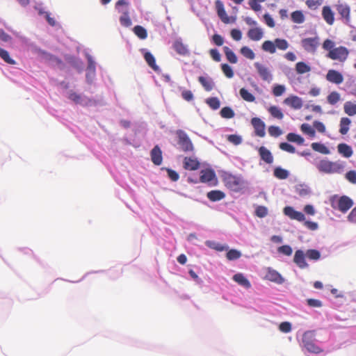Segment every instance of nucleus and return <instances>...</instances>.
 <instances>
[{
  "label": "nucleus",
  "mask_w": 356,
  "mask_h": 356,
  "mask_svg": "<svg viewBox=\"0 0 356 356\" xmlns=\"http://www.w3.org/2000/svg\"><path fill=\"white\" fill-rule=\"evenodd\" d=\"M233 280L245 289H250L251 284L242 273H236L233 276Z\"/></svg>",
  "instance_id": "23"
},
{
  "label": "nucleus",
  "mask_w": 356,
  "mask_h": 356,
  "mask_svg": "<svg viewBox=\"0 0 356 356\" xmlns=\"http://www.w3.org/2000/svg\"><path fill=\"white\" fill-rule=\"evenodd\" d=\"M216 175L212 170L207 169L201 171L200 180L202 183H209L214 179Z\"/></svg>",
  "instance_id": "22"
},
{
  "label": "nucleus",
  "mask_w": 356,
  "mask_h": 356,
  "mask_svg": "<svg viewBox=\"0 0 356 356\" xmlns=\"http://www.w3.org/2000/svg\"><path fill=\"white\" fill-rule=\"evenodd\" d=\"M241 253L234 249L230 250L227 252L226 257L229 260H235L240 258Z\"/></svg>",
  "instance_id": "52"
},
{
  "label": "nucleus",
  "mask_w": 356,
  "mask_h": 356,
  "mask_svg": "<svg viewBox=\"0 0 356 356\" xmlns=\"http://www.w3.org/2000/svg\"><path fill=\"white\" fill-rule=\"evenodd\" d=\"M291 20L294 23L297 24H302L305 22V16L302 11L300 10H296L293 12L291 15Z\"/></svg>",
  "instance_id": "34"
},
{
  "label": "nucleus",
  "mask_w": 356,
  "mask_h": 356,
  "mask_svg": "<svg viewBox=\"0 0 356 356\" xmlns=\"http://www.w3.org/2000/svg\"><path fill=\"white\" fill-rule=\"evenodd\" d=\"M346 178L352 184H356V171L350 170L346 174Z\"/></svg>",
  "instance_id": "64"
},
{
  "label": "nucleus",
  "mask_w": 356,
  "mask_h": 356,
  "mask_svg": "<svg viewBox=\"0 0 356 356\" xmlns=\"http://www.w3.org/2000/svg\"><path fill=\"white\" fill-rule=\"evenodd\" d=\"M296 70L298 74L309 72L311 67L304 62H298L296 65Z\"/></svg>",
  "instance_id": "43"
},
{
  "label": "nucleus",
  "mask_w": 356,
  "mask_h": 356,
  "mask_svg": "<svg viewBox=\"0 0 356 356\" xmlns=\"http://www.w3.org/2000/svg\"><path fill=\"white\" fill-rule=\"evenodd\" d=\"M234 111L228 106L223 107L220 111V115L223 118L230 119L234 116Z\"/></svg>",
  "instance_id": "45"
},
{
  "label": "nucleus",
  "mask_w": 356,
  "mask_h": 356,
  "mask_svg": "<svg viewBox=\"0 0 356 356\" xmlns=\"http://www.w3.org/2000/svg\"><path fill=\"white\" fill-rule=\"evenodd\" d=\"M286 88L283 85L276 84L273 88V94L275 97H280L285 92Z\"/></svg>",
  "instance_id": "51"
},
{
  "label": "nucleus",
  "mask_w": 356,
  "mask_h": 356,
  "mask_svg": "<svg viewBox=\"0 0 356 356\" xmlns=\"http://www.w3.org/2000/svg\"><path fill=\"white\" fill-rule=\"evenodd\" d=\"M206 244L211 248L218 251H223L227 249V247L222 245L220 243H215L213 241H207Z\"/></svg>",
  "instance_id": "54"
},
{
  "label": "nucleus",
  "mask_w": 356,
  "mask_h": 356,
  "mask_svg": "<svg viewBox=\"0 0 356 356\" xmlns=\"http://www.w3.org/2000/svg\"><path fill=\"white\" fill-rule=\"evenodd\" d=\"M305 254L307 258L312 260H318L321 257L319 251L314 249L308 250Z\"/></svg>",
  "instance_id": "49"
},
{
  "label": "nucleus",
  "mask_w": 356,
  "mask_h": 356,
  "mask_svg": "<svg viewBox=\"0 0 356 356\" xmlns=\"http://www.w3.org/2000/svg\"><path fill=\"white\" fill-rule=\"evenodd\" d=\"M308 306L311 307H321L323 304L322 302L317 299L309 298L307 300Z\"/></svg>",
  "instance_id": "60"
},
{
  "label": "nucleus",
  "mask_w": 356,
  "mask_h": 356,
  "mask_svg": "<svg viewBox=\"0 0 356 356\" xmlns=\"http://www.w3.org/2000/svg\"><path fill=\"white\" fill-rule=\"evenodd\" d=\"M306 254L301 250H298L295 252V254L293 257V262L300 268H306L308 267V264L305 260Z\"/></svg>",
  "instance_id": "13"
},
{
  "label": "nucleus",
  "mask_w": 356,
  "mask_h": 356,
  "mask_svg": "<svg viewBox=\"0 0 356 356\" xmlns=\"http://www.w3.org/2000/svg\"><path fill=\"white\" fill-rule=\"evenodd\" d=\"M326 79L330 83L340 84L343 81V76L339 72L330 70L326 74Z\"/></svg>",
  "instance_id": "14"
},
{
  "label": "nucleus",
  "mask_w": 356,
  "mask_h": 356,
  "mask_svg": "<svg viewBox=\"0 0 356 356\" xmlns=\"http://www.w3.org/2000/svg\"><path fill=\"white\" fill-rule=\"evenodd\" d=\"M0 57L8 64L15 65L16 63V62L13 58H10L8 51L1 48V47H0Z\"/></svg>",
  "instance_id": "42"
},
{
  "label": "nucleus",
  "mask_w": 356,
  "mask_h": 356,
  "mask_svg": "<svg viewBox=\"0 0 356 356\" xmlns=\"http://www.w3.org/2000/svg\"><path fill=\"white\" fill-rule=\"evenodd\" d=\"M301 44L306 51L314 53L319 44L318 38L317 37L304 38Z\"/></svg>",
  "instance_id": "8"
},
{
  "label": "nucleus",
  "mask_w": 356,
  "mask_h": 356,
  "mask_svg": "<svg viewBox=\"0 0 356 356\" xmlns=\"http://www.w3.org/2000/svg\"><path fill=\"white\" fill-rule=\"evenodd\" d=\"M330 204L334 209L340 211L341 213H346L353 206V201L346 195H334L330 198Z\"/></svg>",
  "instance_id": "3"
},
{
  "label": "nucleus",
  "mask_w": 356,
  "mask_h": 356,
  "mask_svg": "<svg viewBox=\"0 0 356 356\" xmlns=\"http://www.w3.org/2000/svg\"><path fill=\"white\" fill-rule=\"evenodd\" d=\"M284 103L293 109H300L302 106V99L296 95H291L284 100Z\"/></svg>",
  "instance_id": "16"
},
{
  "label": "nucleus",
  "mask_w": 356,
  "mask_h": 356,
  "mask_svg": "<svg viewBox=\"0 0 356 356\" xmlns=\"http://www.w3.org/2000/svg\"><path fill=\"white\" fill-rule=\"evenodd\" d=\"M344 112L349 116L356 115V104L352 102H346L343 106Z\"/></svg>",
  "instance_id": "30"
},
{
  "label": "nucleus",
  "mask_w": 356,
  "mask_h": 356,
  "mask_svg": "<svg viewBox=\"0 0 356 356\" xmlns=\"http://www.w3.org/2000/svg\"><path fill=\"white\" fill-rule=\"evenodd\" d=\"M254 65L258 74L263 81L269 83L273 80V75L268 67L258 62L255 63Z\"/></svg>",
  "instance_id": "7"
},
{
  "label": "nucleus",
  "mask_w": 356,
  "mask_h": 356,
  "mask_svg": "<svg viewBox=\"0 0 356 356\" xmlns=\"http://www.w3.org/2000/svg\"><path fill=\"white\" fill-rule=\"evenodd\" d=\"M266 278L277 284H282L284 282V278L282 275L277 271L271 268L268 269Z\"/></svg>",
  "instance_id": "19"
},
{
  "label": "nucleus",
  "mask_w": 356,
  "mask_h": 356,
  "mask_svg": "<svg viewBox=\"0 0 356 356\" xmlns=\"http://www.w3.org/2000/svg\"><path fill=\"white\" fill-rule=\"evenodd\" d=\"M316 168L321 172L334 174L341 173L343 170L344 165L339 161L333 162L327 159H322L318 162Z\"/></svg>",
  "instance_id": "2"
},
{
  "label": "nucleus",
  "mask_w": 356,
  "mask_h": 356,
  "mask_svg": "<svg viewBox=\"0 0 356 356\" xmlns=\"http://www.w3.org/2000/svg\"><path fill=\"white\" fill-rule=\"evenodd\" d=\"M223 50L226 56L227 59L233 64L237 63L238 59L233 51H232L228 47H224Z\"/></svg>",
  "instance_id": "35"
},
{
  "label": "nucleus",
  "mask_w": 356,
  "mask_h": 356,
  "mask_svg": "<svg viewBox=\"0 0 356 356\" xmlns=\"http://www.w3.org/2000/svg\"><path fill=\"white\" fill-rule=\"evenodd\" d=\"M198 81L204 87L205 90L211 91V90H213L214 84L211 79H207L204 76H200L198 78Z\"/></svg>",
  "instance_id": "33"
},
{
  "label": "nucleus",
  "mask_w": 356,
  "mask_h": 356,
  "mask_svg": "<svg viewBox=\"0 0 356 356\" xmlns=\"http://www.w3.org/2000/svg\"><path fill=\"white\" fill-rule=\"evenodd\" d=\"M275 49L277 48L280 50L284 51L289 47V43L285 39L276 38L274 40Z\"/></svg>",
  "instance_id": "44"
},
{
  "label": "nucleus",
  "mask_w": 356,
  "mask_h": 356,
  "mask_svg": "<svg viewBox=\"0 0 356 356\" xmlns=\"http://www.w3.org/2000/svg\"><path fill=\"white\" fill-rule=\"evenodd\" d=\"M227 140L235 145H238L242 143L241 137L236 134L228 135Z\"/></svg>",
  "instance_id": "56"
},
{
  "label": "nucleus",
  "mask_w": 356,
  "mask_h": 356,
  "mask_svg": "<svg viewBox=\"0 0 356 356\" xmlns=\"http://www.w3.org/2000/svg\"><path fill=\"white\" fill-rule=\"evenodd\" d=\"M279 329L284 333H288L291 330V325L289 322H282L280 324Z\"/></svg>",
  "instance_id": "63"
},
{
  "label": "nucleus",
  "mask_w": 356,
  "mask_h": 356,
  "mask_svg": "<svg viewBox=\"0 0 356 356\" xmlns=\"http://www.w3.org/2000/svg\"><path fill=\"white\" fill-rule=\"evenodd\" d=\"M255 214L259 218H264L268 214V209L264 206H258L255 210Z\"/></svg>",
  "instance_id": "58"
},
{
  "label": "nucleus",
  "mask_w": 356,
  "mask_h": 356,
  "mask_svg": "<svg viewBox=\"0 0 356 356\" xmlns=\"http://www.w3.org/2000/svg\"><path fill=\"white\" fill-rule=\"evenodd\" d=\"M277 252L286 256H291L293 252L291 247L289 245H284L277 248Z\"/></svg>",
  "instance_id": "50"
},
{
  "label": "nucleus",
  "mask_w": 356,
  "mask_h": 356,
  "mask_svg": "<svg viewBox=\"0 0 356 356\" xmlns=\"http://www.w3.org/2000/svg\"><path fill=\"white\" fill-rule=\"evenodd\" d=\"M173 49L179 55L186 56L189 54L187 47L179 40L173 43Z\"/></svg>",
  "instance_id": "21"
},
{
  "label": "nucleus",
  "mask_w": 356,
  "mask_h": 356,
  "mask_svg": "<svg viewBox=\"0 0 356 356\" xmlns=\"http://www.w3.org/2000/svg\"><path fill=\"white\" fill-rule=\"evenodd\" d=\"M134 33L136 35H137L140 39L144 40L147 38V33L146 29L143 27L142 26L137 25L136 26L134 29Z\"/></svg>",
  "instance_id": "36"
},
{
  "label": "nucleus",
  "mask_w": 356,
  "mask_h": 356,
  "mask_svg": "<svg viewBox=\"0 0 356 356\" xmlns=\"http://www.w3.org/2000/svg\"><path fill=\"white\" fill-rule=\"evenodd\" d=\"M178 138L177 143L184 152H192L193 150V143L187 134L181 130L177 131Z\"/></svg>",
  "instance_id": "6"
},
{
  "label": "nucleus",
  "mask_w": 356,
  "mask_h": 356,
  "mask_svg": "<svg viewBox=\"0 0 356 356\" xmlns=\"http://www.w3.org/2000/svg\"><path fill=\"white\" fill-rule=\"evenodd\" d=\"M300 128L304 133L307 134L310 136H314L315 131L309 124H302Z\"/></svg>",
  "instance_id": "59"
},
{
  "label": "nucleus",
  "mask_w": 356,
  "mask_h": 356,
  "mask_svg": "<svg viewBox=\"0 0 356 356\" xmlns=\"http://www.w3.org/2000/svg\"><path fill=\"white\" fill-rule=\"evenodd\" d=\"M68 98L76 104H81V96L74 92L71 91Z\"/></svg>",
  "instance_id": "62"
},
{
  "label": "nucleus",
  "mask_w": 356,
  "mask_h": 356,
  "mask_svg": "<svg viewBox=\"0 0 356 356\" xmlns=\"http://www.w3.org/2000/svg\"><path fill=\"white\" fill-rule=\"evenodd\" d=\"M183 167L186 170H196L200 167L197 159L186 156L183 161Z\"/></svg>",
  "instance_id": "15"
},
{
  "label": "nucleus",
  "mask_w": 356,
  "mask_h": 356,
  "mask_svg": "<svg viewBox=\"0 0 356 356\" xmlns=\"http://www.w3.org/2000/svg\"><path fill=\"white\" fill-rule=\"evenodd\" d=\"M268 133L273 137H278L282 134V131L279 127L270 126L268 127Z\"/></svg>",
  "instance_id": "55"
},
{
  "label": "nucleus",
  "mask_w": 356,
  "mask_h": 356,
  "mask_svg": "<svg viewBox=\"0 0 356 356\" xmlns=\"http://www.w3.org/2000/svg\"><path fill=\"white\" fill-rule=\"evenodd\" d=\"M337 149L339 153L346 158L350 157L353 154L351 147L346 143L339 144Z\"/></svg>",
  "instance_id": "24"
},
{
  "label": "nucleus",
  "mask_w": 356,
  "mask_h": 356,
  "mask_svg": "<svg viewBox=\"0 0 356 356\" xmlns=\"http://www.w3.org/2000/svg\"><path fill=\"white\" fill-rule=\"evenodd\" d=\"M349 55L348 49L343 46L335 47L334 49L331 51H328L327 57L334 60H338L340 63H343L347 59Z\"/></svg>",
  "instance_id": "5"
},
{
  "label": "nucleus",
  "mask_w": 356,
  "mask_h": 356,
  "mask_svg": "<svg viewBox=\"0 0 356 356\" xmlns=\"http://www.w3.org/2000/svg\"><path fill=\"white\" fill-rule=\"evenodd\" d=\"M161 170L167 172L168 176L171 181H177L179 179V175L175 170L168 168H163Z\"/></svg>",
  "instance_id": "47"
},
{
  "label": "nucleus",
  "mask_w": 356,
  "mask_h": 356,
  "mask_svg": "<svg viewBox=\"0 0 356 356\" xmlns=\"http://www.w3.org/2000/svg\"><path fill=\"white\" fill-rule=\"evenodd\" d=\"M273 175L277 179H285L289 177V172L280 167H277L274 170Z\"/></svg>",
  "instance_id": "38"
},
{
  "label": "nucleus",
  "mask_w": 356,
  "mask_h": 356,
  "mask_svg": "<svg viewBox=\"0 0 356 356\" xmlns=\"http://www.w3.org/2000/svg\"><path fill=\"white\" fill-rule=\"evenodd\" d=\"M216 8L217 10V14L221 21L225 24H229L230 22H234V19L232 21L230 20V18L227 16L226 11L224 8L223 3L220 0H216L215 2Z\"/></svg>",
  "instance_id": "10"
},
{
  "label": "nucleus",
  "mask_w": 356,
  "mask_h": 356,
  "mask_svg": "<svg viewBox=\"0 0 356 356\" xmlns=\"http://www.w3.org/2000/svg\"><path fill=\"white\" fill-rule=\"evenodd\" d=\"M322 17L325 22L329 25H332L334 22V13L329 6H325L322 8Z\"/></svg>",
  "instance_id": "18"
},
{
  "label": "nucleus",
  "mask_w": 356,
  "mask_h": 356,
  "mask_svg": "<svg viewBox=\"0 0 356 356\" xmlns=\"http://www.w3.org/2000/svg\"><path fill=\"white\" fill-rule=\"evenodd\" d=\"M122 13V15L120 17V22L122 26L129 27L131 25V20L129 17V10L125 9L124 10H120Z\"/></svg>",
  "instance_id": "28"
},
{
  "label": "nucleus",
  "mask_w": 356,
  "mask_h": 356,
  "mask_svg": "<svg viewBox=\"0 0 356 356\" xmlns=\"http://www.w3.org/2000/svg\"><path fill=\"white\" fill-rule=\"evenodd\" d=\"M221 69L227 78H232L234 76V72L232 67L226 63L222 64Z\"/></svg>",
  "instance_id": "57"
},
{
  "label": "nucleus",
  "mask_w": 356,
  "mask_h": 356,
  "mask_svg": "<svg viewBox=\"0 0 356 356\" xmlns=\"http://www.w3.org/2000/svg\"><path fill=\"white\" fill-rule=\"evenodd\" d=\"M312 148L318 152L323 154H329L330 153L329 149L324 145L320 143H313L311 145Z\"/></svg>",
  "instance_id": "31"
},
{
  "label": "nucleus",
  "mask_w": 356,
  "mask_h": 356,
  "mask_svg": "<svg viewBox=\"0 0 356 356\" xmlns=\"http://www.w3.org/2000/svg\"><path fill=\"white\" fill-rule=\"evenodd\" d=\"M334 42L330 39H326L323 43V48L325 50H327L329 51H331L332 50L334 49Z\"/></svg>",
  "instance_id": "61"
},
{
  "label": "nucleus",
  "mask_w": 356,
  "mask_h": 356,
  "mask_svg": "<svg viewBox=\"0 0 356 356\" xmlns=\"http://www.w3.org/2000/svg\"><path fill=\"white\" fill-rule=\"evenodd\" d=\"M208 199L212 202L220 201L225 197V193L219 190H213L207 193Z\"/></svg>",
  "instance_id": "27"
},
{
  "label": "nucleus",
  "mask_w": 356,
  "mask_h": 356,
  "mask_svg": "<svg viewBox=\"0 0 356 356\" xmlns=\"http://www.w3.org/2000/svg\"><path fill=\"white\" fill-rule=\"evenodd\" d=\"M207 104L213 110H216L220 108V103L217 97H210L207 99Z\"/></svg>",
  "instance_id": "48"
},
{
  "label": "nucleus",
  "mask_w": 356,
  "mask_h": 356,
  "mask_svg": "<svg viewBox=\"0 0 356 356\" xmlns=\"http://www.w3.org/2000/svg\"><path fill=\"white\" fill-rule=\"evenodd\" d=\"M221 177L225 186L232 191L238 192L244 187V181L241 176L224 172Z\"/></svg>",
  "instance_id": "1"
},
{
  "label": "nucleus",
  "mask_w": 356,
  "mask_h": 356,
  "mask_svg": "<svg viewBox=\"0 0 356 356\" xmlns=\"http://www.w3.org/2000/svg\"><path fill=\"white\" fill-rule=\"evenodd\" d=\"M341 97L338 92L333 91L327 97V102L331 105H334L340 101Z\"/></svg>",
  "instance_id": "41"
},
{
  "label": "nucleus",
  "mask_w": 356,
  "mask_h": 356,
  "mask_svg": "<svg viewBox=\"0 0 356 356\" xmlns=\"http://www.w3.org/2000/svg\"><path fill=\"white\" fill-rule=\"evenodd\" d=\"M279 147L285 152H287L289 153L293 154L296 152V148L291 144L288 143H281L279 145Z\"/></svg>",
  "instance_id": "53"
},
{
  "label": "nucleus",
  "mask_w": 356,
  "mask_h": 356,
  "mask_svg": "<svg viewBox=\"0 0 356 356\" xmlns=\"http://www.w3.org/2000/svg\"><path fill=\"white\" fill-rule=\"evenodd\" d=\"M241 54L245 58H248V59H250V60H253L255 57V54L253 52V51L249 48L248 47H243L241 49Z\"/></svg>",
  "instance_id": "46"
},
{
  "label": "nucleus",
  "mask_w": 356,
  "mask_h": 356,
  "mask_svg": "<svg viewBox=\"0 0 356 356\" xmlns=\"http://www.w3.org/2000/svg\"><path fill=\"white\" fill-rule=\"evenodd\" d=\"M286 139L290 142L296 143L298 145H302L305 141L304 138L301 136L295 133L288 134L286 136Z\"/></svg>",
  "instance_id": "39"
},
{
  "label": "nucleus",
  "mask_w": 356,
  "mask_h": 356,
  "mask_svg": "<svg viewBox=\"0 0 356 356\" xmlns=\"http://www.w3.org/2000/svg\"><path fill=\"white\" fill-rule=\"evenodd\" d=\"M263 35V31L260 28L250 29L248 32V38L253 41L260 40Z\"/></svg>",
  "instance_id": "25"
},
{
  "label": "nucleus",
  "mask_w": 356,
  "mask_h": 356,
  "mask_svg": "<svg viewBox=\"0 0 356 356\" xmlns=\"http://www.w3.org/2000/svg\"><path fill=\"white\" fill-rule=\"evenodd\" d=\"M284 213L291 220H296L299 222H303L305 220V215L302 212L296 211L291 207H286L284 209Z\"/></svg>",
  "instance_id": "11"
},
{
  "label": "nucleus",
  "mask_w": 356,
  "mask_h": 356,
  "mask_svg": "<svg viewBox=\"0 0 356 356\" xmlns=\"http://www.w3.org/2000/svg\"><path fill=\"white\" fill-rule=\"evenodd\" d=\"M261 47L264 51L269 52L270 54L275 53V45L274 42L266 40L263 42Z\"/></svg>",
  "instance_id": "40"
},
{
  "label": "nucleus",
  "mask_w": 356,
  "mask_h": 356,
  "mask_svg": "<svg viewBox=\"0 0 356 356\" xmlns=\"http://www.w3.org/2000/svg\"><path fill=\"white\" fill-rule=\"evenodd\" d=\"M144 58L147 65L153 69L155 72L159 71V67L156 63L154 56L149 51H146L144 54Z\"/></svg>",
  "instance_id": "26"
},
{
  "label": "nucleus",
  "mask_w": 356,
  "mask_h": 356,
  "mask_svg": "<svg viewBox=\"0 0 356 356\" xmlns=\"http://www.w3.org/2000/svg\"><path fill=\"white\" fill-rule=\"evenodd\" d=\"M251 124L254 129L256 136L259 137H264L265 136V124L260 118H253L251 120Z\"/></svg>",
  "instance_id": "12"
},
{
  "label": "nucleus",
  "mask_w": 356,
  "mask_h": 356,
  "mask_svg": "<svg viewBox=\"0 0 356 356\" xmlns=\"http://www.w3.org/2000/svg\"><path fill=\"white\" fill-rule=\"evenodd\" d=\"M351 123V120L348 118H342L340 120V129L339 132L342 135H345L349 130V125Z\"/></svg>",
  "instance_id": "29"
},
{
  "label": "nucleus",
  "mask_w": 356,
  "mask_h": 356,
  "mask_svg": "<svg viewBox=\"0 0 356 356\" xmlns=\"http://www.w3.org/2000/svg\"><path fill=\"white\" fill-rule=\"evenodd\" d=\"M270 114L275 118L282 120L284 118V114L281 109L276 106H271L268 109Z\"/></svg>",
  "instance_id": "32"
},
{
  "label": "nucleus",
  "mask_w": 356,
  "mask_h": 356,
  "mask_svg": "<svg viewBox=\"0 0 356 356\" xmlns=\"http://www.w3.org/2000/svg\"><path fill=\"white\" fill-rule=\"evenodd\" d=\"M151 160L156 165H160L163 161L162 151L158 145L154 147L150 152Z\"/></svg>",
  "instance_id": "17"
},
{
  "label": "nucleus",
  "mask_w": 356,
  "mask_h": 356,
  "mask_svg": "<svg viewBox=\"0 0 356 356\" xmlns=\"http://www.w3.org/2000/svg\"><path fill=\"white\" fill-rule=\"evenodd\" d=\"M239 93L242 99L246 102H253L255 100V97L244 88L240 90Z\"/></svg>",
  "instance_id": "37"
},
{
  "label": "nucleus",
  "mask_w": 356,
  "mask_h": 356,
  "mask_svg": "<svg viewBox=\"0 0 356 356\" xmlns=\"http://www.w3.org/2000/svg\"><path fill=\"white\" fill-rule=\"evenodd\" d=\"M258 152L261 160L265 163L271 164L273 162V156L267 148L261 146L259 148Z\"/></svg>",
  "instance_id": "20"
},
{
  "label": "nucleus",
  "mask_w": 356,
  "mask_h": 356,
  "mask_svg": "<svg viewBox=\"0 0 356 356\" xmlns=\"http://www.w3.org/2000/svg\"><path fill=\"white\" fill-rule=\"evenodd\" d=\"M302 344L307 350L312 353H319L322 351L320 347L314 343V332L313 331H307L302 335Z\"/></svg>",
  "instance_id": "4"
},
{
  "label": "nucleus",
  "mask_w": 356,
  "mask_h": 356,
  "mask_svg": "<svg viewBox=\"0 0 356 356\" xmlns=\"http://www.w3.org/2000/svg\"><path fill=\"white\" fill-rule=\"evenodd\" d=\"M335 7L341 17L345 20L346 23H349L350 22V7L343 3H339Z\"/></svg>",
  "instance_id": "9"
}]
</instances>
